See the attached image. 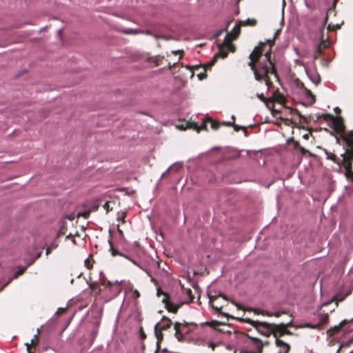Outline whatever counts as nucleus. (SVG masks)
<instances>
[{"label": "nucleus", "instance_id": "nucleus-1", "mask_svg": "<svg viewBox=\"0 0 353 353\" xmlns=\"http://www.w3.org/2000/svg\"><path fill=\"white\" fill-rule=\"evenodd\" d=\"M261 55V47H255L252 52L250 54L251 61L248 63V65L253 71L255 79L258 81H264L265 85L268 87L271 83L269 74H273L276 75V70L270 60V50L265 52L263 60L259 62L258 65H255L254 62L259 59Z\"/></svg>", "mask_w": 353, "mask_h": 353}, {"label": "nucleus", "instance_id": "nucleus-2", "mask_svg": "<svg viewBox=\"0 0 353 353\" xmlns=\"http://www.w3.org/2000/svg\"><path fill=\"white\" fill-rule=\"evenodd\" d=\"M174 328L175 330V337L179 341H182L184 335L188 332V324L186 323L176 322L174 324Z\"/></svg>", "mask_w": 353, "mask_h": 353}, {"label": "nucleus", "instance_id": "nucleus-3", "mask_svg": "<svg viewBox=\"0 0 353 353\" xmlns=\"http://www.w3.org/2000/svg\"><path fill=\"white\" fill-rule=\"evenodd\" d=\"M172 321L165 317L163 316L160 322L156 324L155 325V334L158 339H159V335L161 334L160 332H158L159 330H166L169 328L172 325Z\"/></svg>", "mask_w": 353, "mask_h": 353}, {"label": "nucleus", "instance_id": "nucleus-4", "mask_svg": "<svg viewBox=\"0 0 353 353\" xmlns=\"http://www.w3.org/2000/svg\"><path fill=\"white\" fill-rule=\"evenodd\" d=\"M328 45L329 41L322 38L321 43L316 46L315 50L313 54L314 60H316L319 59V56L323 53V48H325L328 46Z\"/></svg>", "mask_w": 353, "mask_h": 353}, {"label": "nucleus", "instance_id": "nucleus-5", "mask_svg": "<svg viewBox=\"0 0 353 353\" xmlns=\"http://www.w3.org/2000/svg\"><path fill=\"white\" fill-rule=\"evenodd\" d=\"M326 116L332 118L334 128L337 132H342L344 131L345 125L343 124V120L341 117H334L330 114H327Z\"/></svg>", "mask_w": 353, "mask_h": 353}, {"label": "nucleus", "instance_id": "nucleus-6", "mask_svg": "<svg viewBox=\"0 0 353 353\" xmlns=\"http://www.w3.org/2000/svg\"><path fill=\"white\" fill-rule=\"evenodd\" d=\"M305 72L310 81L317 85L321 82V77L316 70H309L305 67Z\"/></svg>", "mask_w": 353, "mask_h": 353}, {"label": "nucleus", "instance_id": "nucleus-7", "mask_svg": "<svg viewBox=\"0 0 353 353\" xmlns=\"http://www.w3.org/2000/svg\"><path fill=\"white\" fill-rule=\"evenodd\" d=\"M273 337L274 339L276 347L280 348L277 353H288L290 350L289 345L283 341L278 339L275 334H274Z\"/></svg>", "mask_w": 353, "mask_h": 353}, {"label": "nucleus", "instance_id": "nucleus-8", "mask_svg": "<svg viewBox=\"0 0 353 353\" xmlns=\"http://www.w3.org/2000/svg\"><path fill=\"white\" fill-rule=\"evenodd\" d=\"M163 301L165 303V305L166 309L169 312H171L172 313H176L178 309L179 308V307L181 305V304L174 303L171 301L166 300L165 299H164Z\"/></svg>", "mask_w": 353, "mask_h": 353}, {"label": "nucleus", "instance_id": "nucleus-9", "mask_svg": "<svg viewBox=\"0 0 353 353\" xmlns=\"http://www.w3.org/2000/svg\"><path fill=\"white\" fill-rule=\"evenodd\" d=\"M319 323L314 325H308L307 327L312 328H316L319 324L326 323L328 321V314L327 313H323L319 312L318 314Z\"/></svg>", "mask_w": 353, "mask_h": 353}, {"label": "nucleus", "instance_id": "nucleus-10", "mask_svg": "<svg viewBox=\"0 0 353 353\" xmlns=\"http://www.w3.org/2000/svg\"><path fill=\"white\" fill-rule=\"evenodd\" d=\"M343 139L347 145L353 149V131H350L347 133L343 134Z\"/></svg>", "mask_w": 353, "mask_h": 353}, {"label": "nucleus", "instance_id": "nucleus-11", "mask_svg": "<svg viewBox=\"0 0 353 353\" xmlns=\"http://www.w3.org/2000/svg\"><path fill=\"white\" fill-rule=\"evenodd\" d=\"M227 55H228V52H224L222 50H220L219 53L215 54V56L214 57V59L209 63V66H211L212 65L214 64V63L216 61V59L217 57L225 58V57H227Z\"/></svg>", "mask_w": 353, "mask_h": 353}, {"label": "nucleus", "instance_id": "nucleus-12", "mask_svg": "<svg viewBox=\"0 0 353 353\" xmlns=\"http://www.w3.org/2000/svg\"><path fill=\"white\" fill-rule=\"evenodd\" d=\"M182 168V164L181 163H176L173 165H172L171 166H170L167 170L162 174V177L166 174L168 173L171 169L172 170H174L176 171H178L179 169H181Z\"/></svg>", "mask_w": 353, "mask_h": 353}, {"label": "nucleus", "instance_id": "nucleus-13", "mask_svg": "<svg viewBox=\"0 0 353 353\" xmlns=\"http://www.w3.org/2000/svg\"><path fill=\"white\" fill-rule=\"evenodd\" d=\"M240 32V26L239 25H236L233 29L232 30L230 34L233 38H236Z\"/></svg>", "mask_w": 353, "mask_h": 353}, {"label": "nucleus", "instance_id": "nucleus-14", "mask_svg": "<svg viewBox=\"0 0 353 353\" xmlns=\"http://www.w3.org/2000/svg\"><path fill=\"white\" fill-rule=\"evenodd\" d=\"M346 168V175L353 183V172L350 170V163L349 162L347 165H345Z\"/></svg>", "mask_w": 353, "mask_h": 353}, {"label": "nucleus", "instance_id": "nucleus-15", "mask_svg": "<svg viewBox=\"0 0 353 353\" xmlns=\"http://www.w3.org/2000/svg\"><path fill=\"white\" fill-rule=\"evenodd\" d=\"M109 244H110V250L111 251L112 256H116V255H120V256H125L123 254L119 252L117 250H116L114 248L111 241H109Z\"/></svg>", "mask_w": 353, "mask_h": 353}, {"label": "nucleus", "instance_id": "nucleus-16", "mask_svg": "<svg viewBox=\"0 0 353 353\" xmlns=\"http://www.w3.org/2000/svg\"><path fill=\"white\" fill-rule=\"evenodd\" d=\"M244 26H254L256 23V21L254 19H248L247 20L241 22Z\"/></svg>", "mask_w": 353, "mask_h": 353}, {"label": "nucleus", "instance_id": "nucleus-17", "mask_svg": "<svg viewBox=\"0 0 353 353\" xmlns=\"http://www.w3.org/2000/svg\"><path fill=\"white\" fill-rule=\"evenodd\" d=\"M224 43L228 46V48L233 51V49L234 48V46L230 43V39H229V35L227 34L225 37V39H224Z\"/></svg>", "mask_w": 353, "mask_h": 353}, {"label": "nucleus", "instance_id": "nucleus-18", "mask_svg": "<svg viewBox=\"0 0 353 353\" xmlns=\"http://www.w3.org/2000/svg\"><path fill=\"white\" fill-rule=\"evenodd\" d=\"M210 123H211V127L212 128L216 130L219 128V123L216 122L215 121H213L212 119L210 120Z\"/></svg>", "mask_w": 353, "mask_h": 353}, {"label": "nucleus", "instance_id": "nucleus-19", "mask_svg": "<svg viewBox=\"0 0 353 353\" xmlns=\"http://www.w3.org/2000/svg\"><path fill=\"white\" fill-rule=\"evenodd\" d=\"M327 19H328V15L326 14L324 17V19H323V24H322V27L320 28V31L321 32H323V30H324V28H325V26L326 25L327 23Z\"/></svg>", "mask_w": 353, "mask_h": 353}, {"label": "nucleus", "instance_id": "nucleus-20", "mask_svg": "<svg viewBox=\"0 0 353 353\" xmlns=\"http://www.w3.org/2000/svg\"><path fill=\"white\" fill-rule=\"evenodd\" d=\"M206 76L207 74L205 71L200 72L199 74H197V77L199 78V80L204 79L206 77Z\"/></svg>", "mask_w": 353, "mask_h": 353}, {"label": "nucleus", "instance_id": "nucleus-21", "mask_svg": "<svg viewBox=\"0 0 353 353\" xmlns=\"http://www.w3.org/2000/svg\"><path fill=\"white\" fill-rule=\"evenodd\" d=\"M279 33V30H277L276 32L274 34V37L273 39L268 41V42L269 43L270 47L274 44V39H275L276 37L278 35Z\"/></svg>", "mask_w": 353, "mask_h": 353}, {"label": "nucleus", "instance_id": "nucleus-22", "mask_svg": "<svg viewBox=\"0 0 353 353\" xmlns=\"http://www.w3.org/2000/svg\"><path fill=\"white\" fill-rule=\"evenodd\" d=\"M279 33V30H277L276 32L274 34V37L273 39L268 41V42L269 43L270 47L274 44V39H275L276 37L278 35Z\"/></svg>", "mask_w": 353, "mask_h": 353}, {"label": "nucleus", "instance_id": "nucleus-23", "mask_svg": "<svg viewBox=\"0 0 353 353\" xmlns=\"http://www.w3.org/2000/svg\"><path fill=\"white\" fill-rule=\"evenodd\" d=\"M216 343H214V342H208L207 343V346L210 348H211L212 350H214L215 347L216 346Z\"/></svg>", "mask_w": 353, "mask_h": 353}, {"label": "nucleus", "instance_id": "nucleus-24", "mask_svg": "<svg viewBox=\"0 0 353 353\" xmlns=\"http://www.w3.org/2000/svg\"><path fill=\"white\" fill-rule=\"evenodd\" d=\"M26 268H20L19 270L15 273L14 278H17L18 276L21 275L25 270Z\"/></svg>", "mask_w": 353, "mask_h": 353}, {"label": "nucleus", "instance_id": "nucleus-25", "mask_svg": "<svg viewBox=\"0 0 353 353\" xmlns=\"http://www.w3.org/2000/svg\"><path fill=\"white\" fill-rule=\"evenodd\" d=\"M125 258L128 259V260H130V261H132V263H133V264H134L135 265L138 266L139 268H142L141 267V265L137 262L135 261L133 259H131L130 258H129L128 256H124Z\"/></svg>", "mask_w": 353, "mask_h": 353}, {"label": "nucleus", "instance_id": "nucleus-26", "mask_svg": "<svg viewBox=\"0 0 353 353\" xmlns=\"http://www.w3.org/2000/svg\"><path fill=\"white\" fill-rule=\"evenodd\" d=\"M232 125H233L235 131H239L241 128H243L245 130V132H246V129L244 127H241V126H239V125H237L235 124H233Z\"/></svg>", "mask_w": 353, "mask_h": 353}, {"label": "nucleus", "instance_id": "nucleus-27", "mask_svg": "<svg viewBox=\"0 0 353 353\" xmlns=\"http://www.w3.org/2000/svg\"><path fill=\"white\" fill-rule=\"evenodd\" d=\"M257 98H259L262 101H265V98L263 94H256Z\"/></svg>", "mask_w": 353, "mask_h": 353}, {"label": "nucleus", "instance_id": "nucleus-28", "mask_svg": "<svg viewBox=\"0 0 353 353\" xmlns=\"http://www.w3.org/2000/svg\"><path fill=\"white\" fill-rule=\"evenodd\" d=\"M256 345H257V347H258V353H261V348H262V344L260 341H257L256 342Z\"/></svg>", "mask_w": 353, "mask_h": 353}, {"label": "nucleus", "instance_id": "nucleus-29", "mask_svg": "<svg viewBox=\"0 0 353 353\" xmlns=\"http://www.w3.org/2000/svg\"><path fill=\"white\" fill-rule=\"evenodd\" d=\"M134 33L137 34V33H139V32H143V31H139V30H134L133 31ZM145 34H148V35H152V33L149 30H147L145 32H144Z\"/></svg>", "mask_w": 353, "mask_h": 353}, {"label": "nucleus", "instance_id": "nucleus-30", "mask_svg": "<svg viewBox=\"0 0 353 353\" xmlns=\"http://www.w3.org/2000/svg\"><path fill=\"white\" fill-rule=\"evenodd\" d=\"M294 62L299 65L304 66V68L305 67L304 63L299 59L294 60Z\"/></svg>", "mask_w": 353, "mask_h": 353}, {"label": "nucleus", "instance_id": "nucleus-31", "mask_svg": "<svg viewBox=\"0 0 353 353\" xmlns=\"http://www.w3.org/2000/svg\"><path fill=\"white\" fill-rule=\"evenodd\" d=\"M39 333V329H37V334H35L33 337V339L31 340V344H32L34 341V340H37V334Z\"/></svg>", "mask_w": 353, "mask_h": 353}, {"label": "nucleus", "instance_id": "nucleus-32", "mask_svg": "<svg viewBox=\"0 0 353 353\" xmlns=\"http://www.w3.org/2000/svg\"><path fill=\"white\" fill-rule=\"evenodd\" d=\"M84 263H85V265L87 266V268H90V261H89V259H85Z\"/></svg>", "mask_w": 353, "mask_h": 353}, {"label": "nucleus", "instance_id": "nucleus-33", "mask_svg": "<svg viewBox=\"0 0 353 353\" xmlns=\"http://www.w3.org/2000/svg\"><path fill=\"white\" fill-rule=\"evenodd\" d=\"M39 256H40V254H38L37 255V256H36L33 260H32L30 263H29L28 264V266H29V265H30L32 263H33L34 262V261H35L37 259H38Z\"/></svg>", "mask_w": 353, "mask_h": 353}, {"label": "nucleus", "instance_id": "nucleus-34", "mask_svg": "<svg viewBox=\"0 0 353 353\" xmlns=\"http://www.w3.org/2000/svg\"><path fill=\"white\" fill-rule=\"evenodd\" d=\"M223 124L225 125H227V126H230V125H232L233 124L232 123V122L230 121H228V122H223Z\"/></svg>", "mask_w": 353, "mask_h": 353}, {"label": "nucleus", "instance_id": "nucleus-35", "mask_svg": "<svg viewBox=\"0 0 353 353\" xmlns=\"http://www.w3.org/2000/svg\"><path fill=\"white\" fill-rule=\"evenodd\" d=\"M52 248L51 247H48L47 249H46V254H49L52 250Z\"/></svg>", "mask_w": 353, "mask_h": 353}, {"label": "nucleus", "instance_id": "nucleus-36", "mask_svg": "<svg viewBox=\"0 0 353 353\" xmlns=\"http://www.w3.org/2000/svg\"><path fill=\"white\" fill-rule=\"evenodd\" d=\"M81 215H82L85 218H87L89 215V212H83Z\"/></svg>", "mask_w": 353, "mask_h": 353}, {"label": "nucleus", "instance_id": "nucleus-37", "mask_svg": "<svg viewBox=\"0 0 353 353\" xmlns=\"http://www.w3.org/2000/svg\"><path fill=\"white\" fill-rule=\"evenodd\" d=\"M343 160H344V161H350V160L348 159V157H347L345 154H343Z\"/></svg>", "mask_w": 353, "mask_h": 353}, {"label": "nucleus", "instance_id": "nucleus-38", "mask_svg": "<svg viewBox=\"0 0 353 353\" xmlns=\"http://www.w3.org/2000/svg\"><path fill=\"white\" fill-rule=\"evenodd\" d=\"M134 294L136 297L139 296V292L137 290L134 292Z\"/></svg>", "mask_w": 353, "mask_h": 353}, {"label": "nucleus", "instance_id": "nucleus-39", "mask_svg": "<svg viewBox=\"0 0 353 353\" xmlns=\"http://www.w3.org/2000/svg\"><path fill=\"white\" fill-rule=\"evenodd\" d=\"M26 345L27 350H28V353H30V344H28V343H26Z\"/></svg>", "mask_w": 353, "mask_h": 353}, {"label": "nucleus", "instance_id": "nucleus-40", "mask_svg": "<svg viewBox=\"0 0 353 353\" xmlns=\"http://www.w3.org/2000/svg\"><path fill=\"white\" fill-rule=\"evenodd\" d=\"M310 97H311V99H312V103H314V96L312 94V93H311V92H310Z\"/></svg>", "mask_w": 353, "mask_h": 353}, {"label": "nucleus", "instance_id": "nucleus-41", "mask_svg": "<svg viewBox=\"0 0 353 353\" xmlns=\"http://www.w3.org/2000/svg\"><path fill=\"white\" fill-rule=\"evenodd\" d=\"M301 150L302 153H303V154L307 152V150L303 148H301Z\"/></svg>", "mask_w": 353, "mask_h": 353}, {"label": "nucleus", "instance_id": "nucleus-42", "mask_svg": "<svg viewBox=\"0 0 353 353\" xmlns=\"http://www.w3.org/2000/svg\"><path fill=\"white\" fill-rule=\"evenodd\" d=\"M294 50H295L296 54L299 55V52L298 49L295 48Z\"/></svg>", "mask_w": 353, "mask_h": 353}, {"label": "nucleus", "instance_id": "nucleus-43", "mask_svg": "<svg viewBox=\"0 0 353 353\" xmlns=\"http://www.w3.org/2000/svg\"><path fill=\"white\" fill-rule=\"evenodd\" d=\"M141 336H142V337H143H143H145V334L143 333L142 330H141Z\"/></svg>", "mask_w": 353, "mask_h": 353}, {"label": "nucleus", "instance_id": "nucleus-44", "mask_svg": "<svg viewBox=\"0 0 353 353\" xmlns=\"http://www.w3.org/2000/svg\"><path fill=\"white\" fill-rule=\"evenodd\" d=\"M178 128H180V129H183V130H184V129H185V128H183V125H181V126H178Z\"/></svg>", "mask_w": 353, "mask_h": 353}, {"label": "nucleus", "instance_id": "nucleus-45", "mask_svg": "<svg viewBox=\"0 0 353 353\" xmlns=\"http://www.w3.org/2000/svg\"><path fill=\"white\" fill-rule=\"evenodd\" d=\"M214 309H216V310H219L220 308H219L218 307H214V306H212Z\"/></svg>", "mask_w": 353, "mask_h": 353}, {"label": "nucleus", "instance_id": "nucleus-46", "mask_svg": "<svg viewBox=\"0 0 353 353\" xmlns=\"http://www.w3.org/2000/svg\"><path fill=\"white\" fill-rule=\"evenodd\" d=\"M346 323V320H343L341 323V324H343V323Z\"/></svg>", "mask_w": 353, "mask_h": 353}, {"label": "nucleus", "instance_id": "nucleus-47", "mask_svg": "<svg viewBox=\"0 0 353 353\" xmlns=\"http://www.w3.org/2000/svg\"><path fill=\"white\" fill-rule=\"evenodd\" d=\"M339 329V327H335L334 330H338Z\"/></svg>", "mask_w": 353, "mask_h": 353}, {"label": "nucleus", "instance_id": "nucleus-48", "mask_svg": "<svg viewBox=\"0 0 353 353\" xmlns=\"http://www.w3.org/2000/svg\"><path fill=\"white\" fill-rule=\"evenodd\" d=\"M305 6L307 7V8H310L309 5L307 4V3H305Z\"/></svg>", "mask_w": 353, "mask_h": 353}, {"label": "nucleus", "instance_id": "nucleus-49", "mask_svg": "<svg viewBox=\"0 0 353 353\" xmlns=\"http://www.w3.org/2000/svg\"><path fill=\"white\" fill-rule=\"evenodd\" d=\"M232 120L234 121V120L235 119L234 116H232Z\"/></svg>", "mask_w": 353, "mask_h": 353}, {"label": "nucleus", "instance_id": "nucleus-50", "mask_svg": "<svg viewBox=\"0 0 353 353\" xmlns=\"http://www.w3.org/2000/svg\"><path fill=\"white\" fill-rule=\"evenodd\" d=\"M61 30H58V33H59V34H60V33H61Z\"/></svg>", "mask_w": 353, "mask_h": 353}]
</instances>
